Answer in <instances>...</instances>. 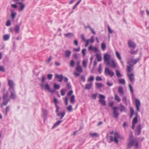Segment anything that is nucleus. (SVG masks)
Wrapping results in <instances>:
<instances>
[{"label":"nucleus","instance_id":"1","mask_svg":"<svg viewBox=\"0 0 149 149\" xmlns=\"http://www.w3.org/2000/svg\"><path fill=\"white\" fill-rule=\"evenodd\" d=\"M129 143L127 145V147L128 148H130L133 146L135 145L136 148H138V143L134 139L133 136H130L129 137Z\"/></svg>","mask_w":149,"mask_h":149},{"label":"nucleus","instance_id":"2","mask_svg":"<svg viewBox=\"0 0 149 149\" xmlns=\"http://www.w3.org/2000/svg\"><path fill=\"white\" fill-rule=\"evenodd\" d=\"M114 137L113 136H110V140L111 141H114L115 143H117L118 142V139H123V138L122 136H121L120 135H119L117 133H114Z\"/></svg>","mask_w":149,"mask_h":149},{"label":"nucleus","instance_id":"3","mask_svg":"<svg viewBox=\"0 0 149 149\" xmlns=\"http://www.w3.org/2000/svg\"><path fill=\"white\" fill-rule=\"evenodd\" d=\"M8 95V93L7 92L5 93H4L3 96V99L4 101L3 102L1 106L2 107L3 105L6 106L8 104V102L10 101V99L7 98Z\"/></svg>","mask_w":149,"mask_h":149},{"label":"nucleus","instance_id":"4","mask_svg":"<svg viewBox=\"0 0 149 149\" xmlns=\"http://www.w3.org/2000/svg\"><path fill=\"white\" fill-rule=\"evenodd\" d=\"M104 62L107 63V65H109L110 62L112 60L111 59V56L108 54H105L104 55Z\"/></svg>","mask_w":149,"mask_h":149},{"label":"nucleus","instance_id":"5","mask_svg":"<svg viewBox=\"0 0 149 149\" xmlns=\"http://www.w3.org/2000/svg\"><path fill=\"white\" fill-rule=\"evenodd\" d=\"M104 73L106 76H109L111 77H113L114 75V72L107 67L105 68Z\"/></svg>","mask_w":149,"mask_h":149},{"label":"nucleus","instance_id":"6","mask_svg":"<svg viewBox=\"0 0 149 149\" xmlns=\"http://www.w3.org/2000/svg\"><path fill=\"white\" fill-rule=\"evenodd\" d=\"M140 59L139 58H138L135 59H131L127 61V64L133 66L138 62Z\"/></svg>","mask_w":149,"mask_h":149},{"label":"nucleus","instance_id":"7","mask_svg":"<svg viewBox=\"0 0 149 149\" xmlns=\"http://www.w3.org/2000/svg\"><path fill=\"white\" fill-rule=\"evenodd\" d=\"M105 96L102 94H99V98L100 100H99V102L101 103L102 105L104 106L106 105V102L104 100L105 99Z\"/></svg>","mask_w":149,"mask_h":149},{"label":"nucleus","instance_id":"8","mask_svg":"<svg viewBox=\"0 0 149 149\" xmlns=\"http://www.w3.org/2000/svg\"><path fill=\"white\" fill-rule=\"evenodd\" d=\"M94 41V36L91 37L90 39L86 40L85 42V47H87L88 45H89L93 43Z\"/></svg>","mask_w":149,"mask_h":149},{"label":"nucleus","instance_id":"9","mask_svg":"<svg viewBox=\"0 0 149 149\" xmlns=\"http://www.w3.org/2000/svg\"><path fill=\"white\" fill-rule=\"evenodd\" d=\"M8 85L9 86L8 90L14 89V83L13 80H8Z\"/></svg>","mask_w":149,"mask_h":149},{"label":"nucleus","instance_id":"10","mask_svg":"<svg viewBox=\"0 0 149 149\" xmlns=\"http://www.w3.org/2000/svg\"><path fill=\"white\" fill-rule=\"evenodd\" d=\"M135 104L136 110L137 111H140V107L141 106V103L140 101L138 100L137 99H135Z\"/></svg>","mask_w":149,"mask_h":149},{"label":"nucleus","instance_id":"11","mask_svg":"<svg viewBox=\"0 0 149 149\" xmlns=\"http://www.w3.org/2000/svg\"><path fill=\"white\" fill-rule=\"evenodd\" d=\"M10 93V98L14 99L16 97V94L14 89L8 90Z\"/></svg>","mask_w":149,"mask_h":149},{"label":"nucleus","instance_id":"12","mask_svg":"<svg viewBox=\"0 0 149 149\" xmlns=\"http://www.w3.org/2000/svg\"><path fill=\"white\" fill-rule=\"evenodd\" d=\"M118 108L117 107H113L112 109L113 111V113L114 115V117L115 118H116L119 116V114L117 111Z\"/></svg>","mask_w":149,"mask_h":149},{"label":"nucleus","instance_id":"13","mask_svg":"<svg viewBox=\"0 0 149 149\" xmlns=\"http://www.w3.org/2000/svg\"><path fill=\"white\" fill-rule=\"evenodd\" d=\"M138 121L137 117V116H136L133 118L132 121V127L133 130L134 129L135 125L137 123Z\"/></svg>","mask_w":149,"mask_h":149},{"label":"nucleus","instance_id":"14","mask_svg":"<svg viewBox=\"0 0 149 149\" xmlns=\"http://www.w3.org/2000/svg\"><path fill=\"white\" fill-rule=\"evenodd\" d=\"M127 76L128 77L130 80L131 82H132L134 81V77L133 74H127Z\"/></svg>","mask_w":149,"mask_h":149},{"label":"nucleus","instance_id":"15","mask_svg":"<svg viewBox=\"0 0 149 149\" xmlns=\"http://www.w3.org/2000/svg\"><path fill=\"white\" fill-rule=\"evenodd\" d=\"M17 4H19L20 5L19 6V10L20 11H22L24 9L25 6L24 4L22 3L21 2H17Z\"/></svg>","mask_w":149,"mask_h":149},{"label":"nucleus","instance_id":"16","mask_svg":"<svg viewBox=\"0 0 149 149\" xmlns=\"http://www.w3.org/2000/svg\"><path fill=\"white\" fill-rule=\"evenodd\" d=\"M65 115V112L64 111L63 112H60L57 113V115L58 116H61L60 119H62Z\"/></svg>","mask_w":149,"mask_h":149},{"label":"nucleus","instance_id":"17","mask_svg":"<svg viewBox=\"0 0 149 149\" xmlns=\"http://www.w3.org/2000/svg\"><path fill=\"white\" fill-rule=\"evenodd\" d=\"M89 135L92 138H97L99 136V134L97 133H90Z\"/></svg>","mask_w":149,"mask_h":149},{"label":"nucleus","instance_id":"18","mask_svg":"<svg viewBox=\"0 0 149 149\" xmlns=\"http://www.w3.org/2000/svg\"><path fill=\"white\" fill-rule=\"evenodd\" d=\"M56 77L57 78H58V81L60 82H61L63 80V76L62 74L59 75L57 74H56Z\"/></svg>","mask_w":149,"mask_h":149},{"label":"nucleus","instance_id":"19","mask_svg":"<svg viewBox=\"0 0 149 149\" xmlns=\"http://www.w3.org/2000/svg\"><path fill=\"white\" fill-rule=\"evenodd\" d=\"M20 27V25H16L14 28V30L16 33H19Z\"/></svg>","mask_w":149,"mask_h":149},{"label":"nucleus","instance_id":"20","mask_svg":"<svg viewBox=\"0 0 149 149\" xmlns=\"http://www.w3.org/2000/svg\"><path fill=\"white\" fill-rule=\"evenodd\" d=\"M136 129H137V131L138 132V135H140V134L141 129V125H137V127H136Z\"/></svg>","mask_w":149,"mask_h":149},{"label":"nucleus","instance_id":"21","mask_svg":"<svg viewBox=\"0 0 149 149\" xmlns=\"http://www.w3.org/2000/svg\"><path fill=\"white\" fill-rule=\"evenodd\" d=\"M92 85V83L86 84L85 85V88L86 89L89 90L91 88Z\"/></svg>","mask_w":149,"mask_h":149},{"label":"nucleus","instance_id":"22","mask_svg":"<svg viewBox=\"0 0 149 149\" xmlns=\"http://www.w3.org/2000/svg\"><path fill=\"white\" fill-rule=\"evenodd\" d=\"M70 101L71 103L72 104H74L75 102V96L74 95H72L70 97Z\"/></svg>","mask_w":149,"mask_h":149},{"label":"nucleus","instance_id":"23","mask_svg":"<svg viewBox=\"0 0 149 149\" xmlns=\"http://www.w3.org/2000/svg\"><path fill=\"white\" fill-rule=\"evenodd\" d=\"M118 81L119 84H120L123 85H125V81L124 79H119Z\"/></svg>","mask_w":149,"mask_h":149},{"label":"nucleus","instance_id":"24","mask_svg":"<svg viewBox=\"0 0 149 149\" xmlns=\"http://www.w3.org/2000/svg\"><path fill=\"white\" fill-rule=\"evenodd\" d=\"M109 65H110L113 68H115L116 67V64L113 59L110 62V64Z\"/></svg>","mask_w":149,"mask_h":149},{"label":"nucleus","instance_id":"25","mask_svg":"<svg viewBox=\"0 0 149 149\" xmlns=\"http://www.w3.org/2000/svg\"><path fill=\"white\" fill-rule=\"evenodd\" d=\"M76 70L77 72H80V73L82 72V68L79 65H77L76 68Z\"/></svg>","mask_w":149,"mask_h":149},{"label":"nucleus","instance_id":"26","mask_svg":"<svg viewBox=\"0 0 149 149\" xmlns=\"http://www.w3.org/2000/svg\"><path fill=\"white\" fill-rule=\"evenodd\" d=\"M128 45L129 47H136L135 44L131 40H129L128 42Z\"/></svg>","mask_w":149,"mask_h":149},{"label":"nucleus","instance_id":"27","mask_svg":"<svg viewBox=\"0 0 149 149\" xmlns=\"http://www.w3.org/2000/svg\"><path fill=\"white\" fill-rule=\"evenodd\" d=\"M118 92L120 93L122 95H123L124 91L123 88L121 86H119L118 87Z\"/></svg>","mask_w":149,"mask_h":149},{"label":"nucleus","instance_id":"28","mask_svg":"<svg viewBox=\"0 0 149 149\" xmlns=\"http://www.w3.org/2000/svg\"><path fill=\"white\" fill-rule=\"evenodd\" d=\"M96 56L98 61H102V58L100 54L99 53L97 54Z\"/></svg>","mask_w":149,"mask_h":149},{"label":"nucleus","instance_id":"29","mask_svg":"<svg viewBox=\"0 0 149 149\" xmlns=\"http://www.w3.org/2000/svg\"><path fill=\"white\" fill-rule=\"evenodd\" d=\"M131 51H130V53L132 54H135L136 53L137 51V49H135V47H132Z\"/></svg>","mask_w":149,"mask_h":149},{"label":"nucleus","instance_id":"30","mask_svg":"<svg viewBox=\"0 0 149 149\" xmlns=\"http://www.w3.org/2000/svg\"><path fill=\"white\" fill-rule=\"evenodd\" d=\"M10 36V35L8 34H7L4 35L3 36V40L5 41H6L8 40L9 39Z\"/></svg>","mask_w":149,"mask_h":149},{"label":"nucleus","instance_id":"31","mask_svg":"<svg viewBox=\"0 0 149 149\" xmlns=\"http://www.w3.org/2000/svg\"><path fill=\"white\" fill-rule=\"evenodd\" d=\"M71 54V52L70 50H66L65 53V56L66 57H69Z\"/></svg>","mask_w":149,"mask_h":149},{"label":"nucleus","instance_id":"32","mask_svg":"<svg viewBox=\"0 0 149 149\" xmlns=\"http://www.w3.org/2000/svg\"><path fill=\"white\" fill-rule=\"evenodd\" d=\"M120 111L122 112V111H125V108L124 106L121 104H120Z\"/></svg>","mask_w":149,"mask_h":149},{"label":"nucleus","instance_id":"33","mask_svg":"<svg viewBox=\"0 0 149 149\" xmlns=\"http://www.w3.org/2000/svg\"><path fill=\"white\" fill-rule=\"evenodd\" d=\"M89 49V50H93L94 52H98V50L96 48V47H88Z\"/></svg>","mask_w":149,"mask_h":149},{"label":"nucleus","instance_id":"34","mask_svg":"<svg viewBox=\"0 0 149 149\" xmlns=\"http://www.w3.org/2000/svg\"><path fill=\"white\" fill-rule=\"evenodd\" d=\"M16 13H14L13 10H11V16L13 20L15 18L16 15Z\"/></svg>","mask_w":149,"mask_h":149},{"label":"nucleus","instance_id":"35","mask_svg":"<svg viewBox=\"0 0 149 149\" xmlns=\"http://www.w3.org/2000/svg\"><path fill=\"white\" fill-rule=\"evenodd\" d=\"M116 75L118 77H121L122 76V75L120 72V71L118 70H116Z\"/></svg>","mask_w":149,"mask_h":149},{"label":"nucleus","instance_id":"36","mask_svg":"<svg viewBox=\"0 0 149 149\" xmlns=\"http://www.w3.org/2000/svg\"><path fill=\"white\" fill-rule=\"evenodd\" d=\"M115 99L118 102H120L121 101L120 99L119 96L116 94H115Z\"/></svg>","mask_w":149,"mask_h":149},{"label":"nucleus","instance_id":"37","mask_svg":"<svg viewBox=\"0 0 149 149\" xmlns=\"http://www.w3.org/2000/svg\"><path fill=\"white\" fill-rule=\"evenodd\" d=\"M65 36L67 38L71 37L73 36V34L71 33H68L64 34Z\"/></svg>","mask_w":149,"mask_h":149},{"label":"nucleus","instance_id":"38","mask_svg":"<svg viewBox=\"0 0 149 149\" xmlns=\"http://www.w3.org/2000/svg\"><path fill=\"white\" fill-rule=\"evenodd\" d=\"M133 67L130 65L127 66V69L128 72H131L132 70Z\"/></svg>","mask_w":149,"mask_h":149},{"label":"nucleus","instance_id":"39","mask_svg":"<svg viewBox=\"0 0 149 149\" xmlns=\"http://www.w3.org/2000/svg\"><path fill=\"white\" fill-rule=\"evenodd\" d=\"M63 120H60L56 122L54 125L53 128L59 125L60 123L62 122Z\"/></svg>","mask_w":149,"mask_h":149},{"label":"nucleus","instance_id":"40","mask_svg":"<svg viewBox=\"0 0 149 149\" xmlns=\"http://www.w3.org/2000/svg\"><path fill=\"white\" fill-rule=\"evenodd\" d=\"M128 86H129V89H130V93H131L132 95H133V93H134V91H133V88L131 86V85L130 84H128Z\"/></svg>","mask_w":149,"mask_h":149},{"label":"nucleus","instance_id":"41","mask_svg":"<svg viewBox=\"0 0 149 149\" xmlns=\"http://www.w3.org/2000/svg\"><path fill=\"white\" fill-rule=\"evenodd\" d=\"M98 72L100 73H101L102 72V64H100L99 65L98 68Z\"/></svg>","mask_w":149,"mask_h":149},{"label":"nucleus","instance_id":"42","mask_svg":"<svg viewBox=\"0 0 149 149\" xmlns=\"http://www.w3.org/2000/svg\"><path fill=\"white\" fill-rule=\"evenodd\" d=\"M45 89L48 91H50V89L49 85L48 84H46L45 86Z\"/></svg>","mask_w":149,"mask_h":149},{"label":"nucleus","instance_id":"43","mask_svg":"<svg viewBox=\"0 0 149 149\" xmlns=\"http://www.w3.org/2000/svg\"><path fill=\"white\" fill-rule=\"evenodd\" d=\"M66 91V89H62L61 91V93L62 96H64L65 95V92Z\"/></svg>","mask_w":149,"mask_h":149},{"label":"nucleus","instance_id":"44","mask_svg":"<svg viewBox=\"0 0 149 149\" xmlns=\"http://www.w3.org/2000/svg\"><path fill=\"white\" fill-rule=\"evenodd\" d=\"M54 87L55 89H58L59 88L60 86L59 85L57 84L56 83H54Z\"/></svg>","mask_w":149,"mask_h":149},{"label":"nucleus","instance_id":"45","mask_svg":"<svg viewBox=\"0 0 149 149\" xmlns=\"http://www.w3.org/2000/svg\"><path fill=\"white\" fill-rule=\"evenodd\" d=\"M67 109L68 111L70 112L72 111V107L71 105H70L69 106L67 107Z\"/></svg>","mask_w":149,"mask_h":149},{"label":"nucleus","instance_id":"46","mask_svg":"<svg viewBox=\"0 0 149 149\" xmlns=\"http://www.w3.org/2000/svg\"><path fill=\"white\" fill-rule=\"evenodd\" d=\"M95 85L98 88H101L102 86V84L100 83H96L95 84Z\"/></svg>","mask_w":149,"mask_h":149},{"label":"nucleus","instance_id":"47","mask_svg":"<svg viewBox=\"0 0 149 149\" xmlns=\"http://www.w3.org/2000/svg\"><path fill=\"white\" fill-rule=\"evenodd\" d=\"M116 54L117 58L120 60H121V57L120 54L118 52V51H116Z\"/></svg>","mask_w":149,"mask_h":149},{"label":"nucleus","instance_id":"48","mask_svg":"<svg viewBox=\"0 0 149 149\" xmlns=\"http://www.w3.org/2000/svg\"><path fill=\"white\" fill-rule=\"evenodd\" d=\"M66 87L68 89H70L71 88V87L70 83L67 82L66 83Z\"/></svg>","mask_w":149,"mask_h":149},{"label":"nucleus","instance_id":"49","mask_svg":"<svg viewBox=\"0 0 149 149\" xmlns=\"http://www.w3.org/2000/svg\"><path fill=\"white\" fill-rule=\"evenodd\" d=\"M74 61L72 60L70 61V65L71 67H73L74 66Z\"/></svg>","mask_w":149,"mask_h":149},{"label":"nucleus","instance_id":"50","mask_svg":"<svg viewBox=\"0 0 149 149\" xmlns=\"http://www.w3.org/2000/svg\"><path fill=\"white\" fill-rule=\"evenodd\" d=\"M80 79L83 82H84L85 81V77L84 75H82L81 76Z\"/></svg>","mask_w":149,"mask_h":149},{"label":"nucleus","instance_id":"51","mask_svg":"<svg viewBox=\"0 0 149 149\" xmlns=\"http://www.w3.org/2000/svg\"><path fill=\"white\" fill-rule=\"evenodd\" d=\"M94 77L93 76H91L89 78L88 80V81L89 82L91 81H93L94 80Z\"/></svg>","mask_w":149,"mask_h":149},{"label":"nucleus","instance_id":"52","mask_svg":"<svg viewBox=\"0 0 149 149\" xmlns=\"http://www.w3.org/2000/svg\"><path fill=\"white\" fill-rule=\"evenodd\" d=\"M82 64L83 66L85 68L86 67L87 65V62L86 61L84 60L83 61Z\"/></svg>","mask_w":149,"mask_h":149},{"label":"nucleus","instance_id":"53","mask_svg":"<svg viewBox=\"0 0 149 149\" xmlns=\"http://www.w3.org/2000/svg\"><path fill=\"white\" fill-rule=\"evenodd\" d=\"M5 69L4 67L0 65V71L2 72H4Z\"/></svg>","mask_w":149,"mask_h":149},{"label":"nucleus","instance_id":"54","mask_svg":"<svg viewBox=\"0 0 149 149\" xmlns=\"http://www.w3.org/2000/svg\"><path fill=\"white\" fill-rule=\"evenodd\" d=\"M97 95V93H96L95 94H93L92 95H91L92 98L94 100H95L96 99Z\"/></svg>","mask_w":149,"mask_h":149},{"label":"nucleus","instance_id":"55","mask_svg":"<svg viewBox=\"0 0 149 149\" xmlns=\"http://www.w3.org/2000/svg\"><path fill=\"white\" fill-rule=\"evenodd\" d=\"M9 108L10 107L9 106H8L6 107V110L5 112V115L6 116H7V111H8L9 110Z\"/></svg>","mask_w":149,"mask_h":149},{"label":"nucleus","instance_id":"56","mask_svg":"<svg viewBox=\"0 0 149 149\" xmlns=\"http://www.w3.org/2000/svg\"><path fill=\"white\" fill-rule=\"evenodd\" d=\"M108 28V32L110 33H113L112 31L111 30V28H110L109 26L108 25L107 26Z\"/></svg>","mask_w":149,"mask_h":149},{"label":"nucleus","instance_id":"57","mask_svg":"<svg viewBox=\"0 0 149 149\" xmlns=\"http://www.w3.org/2000/svg\"><path fill=\"white\" fill-rule=\"evenodd\" d=\"M73 93V91L72 90H70L67 94V95L70 96Z\"/></svg>","mask_w":149,"mask_h":149},{"label":"nucleus","instance_id":"58","mask_svg":"<svg viewBox=\"0 0 149 149\" xmlns=\"http://www.w3.org/2000/svg\"><path fill=\"white\" fill-rule=\"evenodd\" d=\"M107 84L109 86H111L113 85V83L112 82H111L108 81L107 83Z\"/></svg>","mask_w":149,"mask_h":149},{"label":"nucleus","instance_id":"59","mask_svg":"<svg viewBox=\"0 0 149 149\" xmlns=\"http://www.w3.org/2000/svg\"><path fill=\"white\" fill-rule=\"evenodd\" d=\"M47 77L49 80L52 79V75L51 74H49L47 75Z\"/></svg>","mask_w":149,"mask_h":149},{"label":"nucleus","instance_id":"60","mask_svg":"<svg viewBox=\"0 0 149 149\" xmlns=\"http://www.w3.org/2000/svg\"><path fill=\"white\" fill-rule=\"evenodd\" d=\"M86 51V49H83L82 50V53L83 56H85L86 54L85 52Z\"/></svg>","mask_w":149,"mask_h":149},{"label":"nucleus","instance_id":"61","mask_svg":"<svg viewBox=\"0 0 149 149\" xmlns=\"http://www.w3.org/2000/svg\"><path fill=\"white\" fill-rule=\"evenodd\" d=\"M68 100L67 97H65V104L66 105H68Z\"/></svg>","mask_w":149,"mask_h":149},{"label":"nucleus","instance_id":"62","mask_svg":"<svg viewBox=\"0 0 149 149\" xmlns=\"http://www.w3.org/2000/svg\"><path fill=\"white\" fill-rule=\"evenodd\" d=\"M96 80L97 81H99L102 80V79L100 77L97 76L96 78Z\"/></svg>","mask_w":149,"mask_h":149},{"label":"nucleus","instance_id":"63","mask_svg":"<svg viewBox=\"0 0 149 149\" xmlns=\"http://www.w3.org/2000/svg\"><path fill=\"white\" fill-rule=\"evenodd\" d=\"M56 113H58V112L59 111V110L60 109V107L59 106H58L57 105H56Z\"/></svg>","mask_w":149,"mask_h":149},{"label":"nucleus","instance_id":"64","mask_svg":"<svg viewBox=\"0 0 149 149\" xmlns=\"http://www.w3.org/2000/svg\"><path fill=\"white\" fill-rule=\"evenodd\" d=\"M81 38L82 39V40L84 41L85 42H86V40L85 39V38L84 37V35H82L81 36Z\"/></svg>","mask_w":149,"mask_h":149}]
</instances>
